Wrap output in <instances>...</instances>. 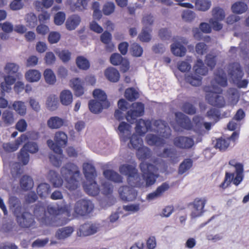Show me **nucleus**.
Returning a JSON list of instances; mask_svg holds the SVG:
<instances>
[{
    "label": "nucleus",
    "instance_id": "nucleus-1",
    "mask_svg": "<svg viewBox=\"0 0 249 249\" xmlns=\"http://www.w3.org/2000/svg\"><path fill=\"white\" fill-rule=\"evenodd\" d=\"M227 85L226 74L221 70L215 74L214 79L212 81V87L210 90L205 89V91L207 92L206 99L210 105L218 107L225 106L226 101L223 95L220 94L222 92L220 87H226Z\"/></svg>",
    "mask_w": 249,
    "mask_h": 249
},
{
    "label": "nucleus",
    "instance_id": "nucleus-2",
    "mask_svg": "<svg viewBox=\"0 0 249 249\" xmlns=\"http://www.w3.org/2000/svg\"><path fill=\"white\" fill-rule=\"evenodd\" d=\"M151 131L157 132L161 137L149 134L146 137V141L150 145L160 146L165 143L164 139L168 138L171 135V130L165 122L161 120L154 121L151 127Z\"/></svg>",
    "mask_w": 249,
    "mask_h": 249
},
{
    "label": "nucleus",
    "instance_id": "nucleus-3",
    "mask_svg": "<svg viewBox=\"0 0 249 249\" xmlns=\"http://www.w3.org/2000/svg\"><path fill=\"white\" fill-rule=\"evenodd\" d=\"M80 170L77 166L68 163L61 169V174L65 180V187L70 191H73L79 186Z\"/></svg>",
    "mask_w": 249,
    "mask_h": 249
},
{
    "label": "nucleus",
    "instance_id": "nucleus-4",
    "mask_svg": "<svg viewBox=\"0 0 249 249\" xmlns=\"http://www.w3.org/2000/svg\"><path fill=\"white\" fill-rule=\"evenodd\" d=\"M175 116L177 123L181 127L187 130H192L200 135L205 133L203 128V118L202 117L194 116L192 123L189 117L181 112L176 113Z\"/></svg>",
    "mask_w": 249,
    "mask_h": 249
},
{
    "label": "nucleus",
    "instance_id": "nucleus-5",
    "mask_svg": "<svg viewBox=\"0 0 249 249\" xmlns=\"http://www.w3.org/2000/svg\"><path fill=\"white\" fill-rule=\"evenodd\" d=\"M143 181H141L140 178L136 180L134 187H148L153 185L158 175L153 171V166L151 164L142 162L140 165Z\"/></svg>",
    "mask_w": 249,
    "mask_h": 249
},
{
    "label": "nucleus",
    "instance_id": "nucleus-6",
    "mask_svg": "<svg viewBox=\"0 0 249 249\" xmlns=\"http://www.w3.org/2000/svg\"><path fill=\"white\" fill-rule=\"evenodd\" d=\"M193 69L195 74L186 76V81L193 86H199L201 84V76L205 75L207 73L208 69L204 65L202 60L198 59L194 65Z\"/></svg>",
    "mask_w": 249,
    "mask_h": 249
},
{
    "label": "nucleus",
    "instance_id": "nucleus-7",
    "mask_svg": "<svg viewBox=\"0 0 249 249\" xmlns=\"http://www.w3.org/2000/svg\"><path fill=\"white\" fill-rule=\"evenodd\" d=\"M54 141L55 142L51 140H48V145L55 154H61V147H65L68 142L67 135L64 132L57 131L54 135Z\"/></svg>",
    "mask_w": 249,
    "mask_h": 249
},
{
    "label": "nucleus",
    "instance_id": "nucleus-8",
    "mask_svg": "<svg viewBox=\"0 0 249 249\" xmlns=\"http://www.w3.org/2000/svg\"><path fill=\"white\" fill-rule=\"evenodd\" d=\"M27 136L22 134L14 142H4L2 144V150H0V154L3 159L7 153H10L16 151L20 145L28 140Z\"/></svg>",
    "mask_w": 249,
    "mask_h": 249
},
{
    "label": "nucleus",
    "instance_id": "nucleus-9",
    "mask_svg": "<svg viewBox=\"0 0 249 249\" xmlns=\"http://www.w3.org/2000/svg\"><path fill=\"white\" fill-rule=\"evenodd\" d=\"M119 171L121 174L127 176V182L132 186H134L136 180L139 179L135 165L124 164L120 166Z\"/></svg>",
    "mask_w": 249,
    "mask_h": 249
},
{
    "label": "nucleus",
    "instance_id": "nucleus-10",
    "mask_svg": "<svg viewBox=\"0 0 249 249\" xmlns=\"http://www.w3.org/2000/svg\"><path fill=\"white\" fill-rule=\"evenodd\" d=\"M93 208L94 205L90 200L81 199L75 203L74 212L77 215L84 216L91 213Z\"/></svg>",
    "mask_w": 249,
    "mask_h": 249
},
{
    "label": "nucleus",
    "instance_id": "nucleus-11",
    "mask_svg": "<svg viewBox=\"0 0 249 249\" xmlns=\"http://www.w3.org/2000/svg\"><path fill=\"white\" fill-rule=\"evenodd\" d=\"M144 113V105L141 103L132 104V108L128 111L126 119L131 124L135 122L137 117L142 116Z\"/></svg>",
    "mask_w": 249,
    "mask_h": 249
},
{
    "label": "nucleus",
    "instance_id": "nucleus-12",
    "mask_svg": "<svg viewBox=\"0 0 249 249\" xmlns=\"http://www.w3.org/2000/svg\"><path fill=\"white\" fill-rule=\"evenodd\" d=\"M175 43L171 45V50L172 53L177 56H183L186 52V49L182 44H187L188 40L183 37H178L174 38Z\"/></svg>",
    "mask_w": 249,
    "mask_h": 249
},
{
    "label": "nucleus",
    "instance_id": "nucleus-13",
    "mask_svg": "<svg viewBox=\"0 0 249 249\" xmlns=\"http://www.w3.org/2000/svg\"><path fill=\"white\" fill-rule=\"evenodd\" d=\"M118 192L121 198L124 201H133L137 197L136 190L129 186H122L119 188Z\"/></svg>",
    "mask_w": 249,
    "mask_h": 249
},
{
    "label": "nucleus",
    "instance_id": "nucleus-14",
    "mask_svg": "<svg viewBox=\"0 0 249 249\" xmlns=\"http://www.w3.org/2000/svg\"><path fill=\"white\" fill-rule=\"evenodd\" d=\"M99 224L88 223L82 225L79 228L80 235L89 236L98 232L100 229Z\"/></svg>",
    "mask_w": 249,
    "mask_h": 249
},
{
    "label": "nucleus",
    "instance_id": "nucleus-15",
    "mask_svg": "<svg viewBox=\"0 0 249 249\" xmlns=\"http://www.w3.org/2000/svg\"><path fill=\"white\" fill-rule=\"evenodd\" d=\"M206 199L205 198H196L192 205L191 216L193 218L199 216L203 213V209L205 206Z\"/></svg>",
    "mask_w": 249,
    "mask_h": 249
},
{
    "label": "nucleus",
    "instance_id": "nucleus-16",
    "mask_svg": "<svg viewBox=\"0 0 249 249\" xmlns=\"http://www.w3.org/2000/svg\"><path fill=\"white\" fill-rule=\"evenodd\" d=\"M228 73L233 82L241 80L243 76V72L241 70L240 65L238 63H234L229 65Z\"/></svg>",
    "mask_w": 249,
    "mask_h": 249
},
{
    "label": "nucleus",
    "instance_id": "nucleus-17",
    "mask_svg": "<svg viewBox=\"0 0 249 249\" xmlns=\"http://www.w3.org/2000/svg\"><path fill=\"white\" fill-rule=\"evenodd\" d=\"M17 218V221L19 225L24 228L30 227L33 225L34 219L32 214L28 212L22 213L15 215Z\"/></svg>",
    "mask_w": 249,
    "mask_h": 249
},
{
    "label": "nucleus",
    "instance_id": "nucleus-18",
    "mask_svg": "<svg viewBox=\"0 0 249 249\" xmlns=\"http://www.w3.org/2000/svg\"><path fill=\"white\" fill-rule=\"evenodd\" d=\"M34 214L36 218L43 224H47L49 222V216L45 212L44 204L42 203L36 205L34 209Z\"/></svg>",
    "mask_w": 249,
    "mask_h": 249
},
{
    "label": "nucleus",
    "instance_id": "nucleus-19",
    "mask_svg": "<svg viewBox=\"0 0 249 249\" xmlns=\"http://www.w3.org/2000/svg\"><path fill=\"white\" fill-rule=\"evenodd\" d=\"M229 164L235 168L236 175L233 179V183L238 185L243 178V166L233 160H230Z\"/></svg>",
    "mask_w": 249,
    "mask_h": 249
},
{
    "label": "nucleus",
    "instance_id": "nucleus-20",
    "mask_svg": "<svg viewBox=\"0 0 249 249\" xmlns=\"http://www.w3.org/2000/svg\"><path fill=\"white\" fill-rule=\"evenodd\" d=\"M152 125L149 120L139 119L136 122L135 130L139 135H144L149 129L151 130Z\"/></svg>",
    "mask_w": 249,
    "mask_h": 249
},
{
    "label": "nucleus",
    "instance_id": "nucleus-21",
    "mask_svg": "<svg viewBox=\"0 0 249 249\" xmlns=\"http://www.w3.org/2000/svg\"><path fill=\"white\" fill-rule=\"evenodd\" d=\"M174 144L181 148H189L194 145L192 139L183 136L176 137L174 141Z\"/></svg>",
    "mask_w": 249,
    "mask_h": 249
},
{
    "label": "nucleus",
    "instance_id": "nucleus-22",
    "mask_svg": "<svg viewBox=\"0 0 249 249\" xmlns=\"http://www.w3.org/2000/svg\"><path fill=\"white\" fill-rule=\"evenodd\" d=\"M47 124L50 128L57 129L63 126H67V121L58 116H53L49 119Z\"/></svg>",
    "mask_w": 249,
    "mask_h": 249
},
{
    "label": "nucleus",
    "instance_id": "nucleus-23",
    "mask_svg": "<svg viewBox=\"0 0 249 249\" xmlns=\"http://www.w3.org/2000/svg\"><path fill=\"white\" fill-rule=\"evenodd\" d=\"M169 188V186L168 184L166 183H162L154 192L149 194L146 196V199L149 201L156 199L160 197Z\"/></svg>",
    "mask_w": 249,
    "mask_h": 249
},
{
    "label": "nucleus",
    "instance_id": "nucleus-24",
    "mask_svg": "<svg viewBox=\"0 0 249 249\" xmlns=\"http://www.w3.org/2000/svg\"><path fill=\"white\" fill-rule=\"evenodd\" d=\"M47 178L54 187H61L63 184V179L59 174L53 170H50L47 174Z\"/></svg>",
    "mask_w": 249,
    "mask_h": 249
},
{
    "label": "nucleus",
    "instance_id": "nucleus-25",
    "mask_svg": "<svg viewBox=\"0 0 249 249\" xmlns=\"http://www.w3.org/2000/svg\"><path fill=\"white\" fill-rule=\"evenodd\" d=\"M83 173L87 180H93L96 176L94 166L90 163H84L83 165Z\"/></svg>",
    "mask_w": 249,
    "mask_h": 249
},
{
    "label": "nucleus",
    "instance_id": "nucleus-26",
    "mask_svg": "<svg viewBox=\"0 0 249 249\" xmlns=\"http://www.w3.org/2000/svg\"><path fill=\"white\" fill-rule=\"evenodd\" d=\"M74 231L72 227L67 226L58 229L55 233V237L58 240H65L70 237Z\"/></svg>",
    "mask_w": 249,
    "mask_h": 249
},
{
    "label": "nucleus",
    "instance_id": "nucleus-27",
    "mask_svg": "<svg viewBox=\"0 0 249 249\" xmlns=\"http://www.w3.org/2000/svg\"><path fill=\"white\" fill-rule=\"evenodd\" d=\"M84 188L85 191L91 196H96L99 193V188L94 179L87 180L84 185Z\"/></svg>",
    "mask_w": 249,
    "mask_h": 249
},
{
    "label": "nucleus",
    "instance_id": "nucleus-28",
    "mask_svg": "<svg viewBox=\"0 0 249 249\" xmlns=\"http://www.w3.org/2000/svg\"><path fill=\"white\" fill-rule=\"evenodd\" d=\"M16 81V78L13 75L7 74L4 76V81L1 82L0 88L2 91L9 92L11 89V86L13 85Z\"/></svg>",
    "mask_w": 249,
    "mask_h": 249
},
{
    "label": "nucleus",
    "instance_id": "nucleus-29",
    "mask_svg": "<svg viewBox=\"0 0 249 249\" xmlns=\"http://www.w3.org/2000/svg\"><path fill=\"white\" fill-rule=\"evenodd\" d=\"M15 121V113L13 111L6 109L2 112L1 122L5 125H11L14 123Z\"/></svg>",
    "mask_w": 249,
    "mask_h": 249
},
{
    "label": "nucleus",
    "instance_id": "nucleus-30",
    "mask_svg": "<svg viewBox=\"0 0 249 249\" xmlns=\"http://www.w3.org/2000/svg\"><path fill=\"white\" fill-rule=\"evenodd\" d=\"M59 100L61 104L65 106L70 105L73 101V95L68 89L63 90L59 94Z\"/></svg>",
    "mask_w": 249,
    "mask_h": 249
},
{
    "label": "nucleus",
    "instance_id": "nucleus-31",
    "mask_svg": "<svg viewBox=\"0 0 249 249\" xmlns=\"http://www.w3.org/2000/svg\"><path fill=\"white\" fill-rule=\"evenodd\" d=\"M118 129L119 131V135L121 139L124 142H125L131 132V126L125 122H122L119 124Z\"/></svg>",
    "mask_w": 249,
    "mask_h": 249
},
{
    "label": "nucleus",
    "instance_id": "nucleus-32",
    "mask_svg": "<svg viewBox=\"0 0 249 249\" xmlns=\"http://www.w3.org/2000/svg\"><path fill=\"white\" fill-rule=\"evenodd\" d=\"M70 86L75 92L76 96H80L84 93L82 82L78 78H74L70 81Z\"/></svg>",
    "mask_w": 249,
    "mask_h": 249
},
{
    "label": "nucleus",
    "instance_id": "nucleus-33",
    "mask_svg": "<svg viewBox=\"0 0 249 249\" xmlns=\"http://www.w3.org/2000/svg\"><path fill=\"white\" fill-rule=\"evenodd\" d=\"M80 22V16L77 15H71L66 20V27L68 30H73L79 25Z\"/></svg>",
    "mask_w": 249,
    "mask_h": 249
},
{
    "label": "nucleus",
    "instance_id": "nucleus-34",
    "mask_svg": "<svg viewBox=\"0 0 249 249\" xmlns=\"http://www.w3.org/2000/svg\"><path fill=\"white\" fill-rule=\"evenodd\" d=\"M41 77V72L37 70H29L25 73L26 80L31 83L38 82L40 79Z\"/></svg>",
    "mask_w": 249,
    "mask_h": 249
},
{
    "label": "nucleus",
    "instance_id": "nucleus-35",
    "mask_svg": "<svg viewBox=\"0 0 249 249\" xmlns=\"http://www.w3.org/2000/svg\"><path fill=\"white\" fill-rule=\"evenodd\" d=\"M226 97L229 104L232 106L236 105L239 97L237 89L235 88L229 89L227 91Z\"/></svg>",
    "mask_w": 249,
    "mask_h": 249
},
{
    "label": "nucleus",
    "instance_id": "nucleus-36",
    "mask_svg": "<svg viewBox=\"0 0 249 249\" xmlns=\"http://www.w3.org/2000/svg\"><path fill=\"white\" fill-rule=\"evenodd\" d=\"M103 175L107 179L114 182L121 183L123 181V178L118 173L112 170H105Z\"/></svg>",
    "mask_w": 249,
    "mask_h": 249
},
{
    "label": "nucleus",
    "instance_id": "nucleus-37",
    "mask_svg": "<svg viewBox=\"0 0 249 249\" xmlns=\"http://www.w3.org/2000/svg\"><path fill=\"white\" fill-rule=\"evenodd\" d=\"M13 109L20 116H24L27 112L25 103L22 101H15L12 104Z\"/></svg>",
    "mask_w": 249,
    "mask_h": 249
},
{
    "label": "nucleus",
    "instance_id": "nucleus-38",
    "mask_svg": "<svg viewBox=\"0 0 249 249\" xmlns=\"http://www.w3.org/2000/svg\"><path fill=\"white\" fill-rule=\"evenodd\" d=\"M58 105V98L55 95L51 94L48 96L46 101V106L48 110L51 111L56 110Z\"/></svg>",
    "mask_w": 249,
    "mask_h": 249
},
{
    "label": "nucleus",
    "instance_id": "nucleus-39",
    "mask_svg": "<svg viewBox=\"0 0 249 249\" xmlns=\"http://www.w3.org/2000/svg\"><path fill=\"white\" fill-rule=\"evenodd\" d=\"M105 74L107 78L112 82H117L120 78L119 71L113 67L107 69L105 72Z\"/></svg>",
    "mask_w": 249,
    "mask_h": 249
},
{
    "label": "nucleus",
    "instance_id": "nucleus-40",
    "mask_svg": "<svg viewBox=\"0 0 249 249\" xmlns=\"http://www.w3.org/2000/svg\"><path fill=\"white\" fill-rule=\"evenodd\" d=\"M9 207L15 215L20 213L22 210L20 201L14 196H11L9 198Z\"/></svg>",
    "mask_w": 249,
    "mask_h": 249
},
{
    "label": "nucleus",
    "instance_id": "nucleus-41",
    "mask_svg": "<svg viewBox=\"0 0 249 249\" xmlns=\"http://www.w3.org/2000/svg\"><path fill=\"white\" fill-rule=\"evenodd\" d=\"M93 95L95 100L103 103L105 107H108L109 103L107 100V96L105 92L100 89H95L93 92Z\"/></svg>",
    "mask_w": 249,
    "mask_h": 249
},
{
    "label": "nucleus",
    "instance_id": "nucleus-42",
    "mask_svg": "<svg viewBox=\"0 0 249 249\" xmlns=\"http://www.w3.org/2000/svg\"><path fill=\"white\" fill-rule=\"evenodd\" d=\"M157 154L161 157L170 158V160L173 163H176L179 161L178 157L177 156L175 151L170 149H164L162 153H158Z\"/></svg>",
    "mask_w": 249,
    "mask_h": 249
},
{
    "label": "nucleus",
    "instance_id": "nucleus-43",
    "mask_svg": "<svg viewBox=\"0 0 249 249\" xmlns=\"http://www.w3.org/2000/svg\"><path fill=\"white\" fill-rule=\"evenodd\" d=\"M155 18L151 14H145L142 19V28L148 29V31L151 29V26L154 22Z\"/></svg>",
    "mask_w": 249,
    "mask_h": 249
},
{
    "label": "nucleus",
    "instance_id": "nucleus-44",
    "mask_svg": "<svg viewBox=\"0 0 249 249\" xmlns=\"http://www.w3.org/2000/svg\"><path fill=\"white\" fill-rule=\"evenodd\" d=\"M128 139H130V142L128 143V146L130 148L136 149L142 146L143 141L140 136L133 134L131 137L128 136Z\"/></svg>",
    "mask_w": 249,
    "mask_h": 249
},
{
    "label": "nucleus",
    "instance_id": "nucleus-45",
    "mask_svg": "<svg viewBox=\"0 0 249 249\" xmlns=\"http://www.w3.org/2000/svg\"><path fill=\"white\" fill-rule=\"evenodd\" d=\"M89 107L90 111L95 114L100 113L103 108L107 107H105L103 103L97 100L89 101Z\"/></svg>",
    "mask_w": 249,
    "mask_h": 249
},
{
    "label": "nucleus",
    "instance_id": "nucleus-46",
    "mask_svg": "<svg viewBox=\"0 0 249 249\" xmlns=\"http://www.w3.org/2000/svg\"><path fill=\"white\" fill-rule=\"evenodd\" d=\"M212 5L211 0H196L195 2L196 9L200 11H208Z\"/></svg>",
    "mask_w": 249,
    "mask_h": 249
},
{
    "label": "nucleus",
    "instance_id": "nucleus-47",
    "mask_svg": "<svg viewBox=\"0 0 249 249\" xmlns=\"http://www.w3.org/2000/svg\"><path fill=\"white\" fill-rule=\"evenodd\" d=\"M48 212L47 214L49 217L50 215H57L65 213H66L67 215L68 214L69 212L68 211V208L66 206L61 207L60 208H56L54 207L49 206L47 208ZM50 218H49V221Z\"/></svg>",
    "mask_w": 249,
    "mask_h": 249
},
{
    "label": "nucleus",
    "instance_id": "nucleus-48",
    "mask_svg": "<svg viewBox=\"0 0 249 249\" xmlns=\"http://www.w3.org/2000/svg\"><path fill=\"white\" fill-rule=\"evenodd\" d=\"M51 187L46 183L40 184L37 188V193L38 196L42 198H46L50 193Z\"/></svg>",
    "mask_w": 249,
    "mask_h": 249
},
{
    "label": "nucleus",
    "instance_id": "nucleus-49",
    "mask_svg": "<svg viewBox=\"0 0 249 249\" xmlns=\"http://www.w3.org/2000/svg\"><path fill=\"white\" fill-rule=\"evenodd\" d=\"M231 11L233 13L241 14L245 13L248 9V6L244 2L237 1L233 3L231 7Z\"/></svg>",
    "mask_w": 249,
    "mask_h": 249
},
{
    "label": "nucleus",
    "instance_id": "nucleus-50",
    "mask_svg": "<svg viewBox=\"0 0 249 249\" xmlns=\"http://www.w3.org/2000/svg\"><path fill=\"white\" fill-rule=\"evenodd\" d=\"M24 20L26 22V26L29 28H34L37 24V17L33 13L26 14L25 16Z\"/></svg>",
    "mask_w": 249,
    "mask_h": 249
},
{
    "label": "nucleus",
    "instance_id": "nucleus-51",
    "mask_svg": "<svg viewBox=\"0 0 249 249\" xmlns=\"http://www.w3.org/2000/svg\"><path fill=\"white\" fill-rule=\"evenodd\" d=\"M43 75L45 82L48 84L53 85L55 83L56 81V76L51 69H46L44 71Z\"/></svg>",
    "mask_w": 249,
    "mask_h": 249
},
{
    "label": "nucleus",
    "instance_id": "nucleus-52",
    "mask_svg": "<svg viewBox=\"0 0 249 249\" xmlns=\"http://www.w3.org/2000/svg\"><path fill=\"white\" fill-rule=\"evenodd\" d=\"M211 14L213 18L218 20H223L226 16L224 9L219 6L213 7L211 11Z\"/></svg>",
    "mask_w": 249,
    "mask_h": 249
},
{
    "label": "nucleus",
    "instance_id": "nucleus-53",
    "mask_svg": "<svg viewBox=\"0 0 249 249\" xmlns=\"http://www.w3.org/2000/svg\"><path fill=\"white\" fill-rule=\"evenodd\" d=\"M19 68V66L16 63L9 62L6 63L4 66V71L7 74L13 75L16 74L17 75L18 74V71Z\"/></svg>",
    "mask_w": 249,
    "mask_h": 249
},
{
    "label": "nucleus",
    "instance_id": "nucleus-54",
    "mask_svg": "<svg viewBox=\"0 0 249 249\" xmlns=\"http://www.w3.org/2000/svg\"><path fill=\"white\" fill-rule=\"evenodd\" d=\"M20 184L22 189L27 190L33 187V181L30 177L24 176L20 179Z\"/></svg>",
    "mask_w": 249,
    "mask_h": 249
},
{
    "label": "nucleus",
    "instance_id": "nucleus-55",
    "mask_svg": "<svg viewBox=\"0 0 249 249\" xmlns=\"http://www.w3.org/2000/svg\"><path fill=\"white\" fill-rule=\"evenodd\" d=\"M137 149V156L140 159L143 160L149 158L151 155L150 149L145 146H140Z\"/></svg>",
    "mask_w": 249,
    "mask_h": 249
},
{
    "label": "nucleus",
    "instance_id": "nucleus-56",
    "mask_svg": "<svg viewBox=\"0 0 249 249\" xmlns=\"http://www.w3.org/2000/svg\"><path fill=\"white\" fill-rule=\"evenodd\" d=\"M77 66L80 69L83 70H88L90 66L88 60L82 56H78L76 60Z\"/></svg>",
    "mask_w": 249,
    "mask_h": 249
},
{
    "label": "nucleus",
    "instance_id": "nucleus-57",
    "mask_svg": "<svg viewBox=\"0 0 249 249\" xmlns=\"http://www.w3.org/2000/svg\"><path fill=\"white\" fill-rule=\"evenodd\" d=\"M192 166V161L190 159L184 160L179 165L178 174H183L189 170Z\"/></svg>",
    "mask_w": 249,
    "mask_h": 249
},
{
    "label": "nucleus",
    "instance_id": "nucleus-58",
    "mask_svg": "<svg viewBox=\"0 0 249 249\" xmlns=\"http://www.w3.org/2000/svg\"><path fill=\"white\" fill-rule=\"evenodd\" d=\"M88 5L86 0H77L75 3L71 6L72 11H82L87 8Z\"/></svg>",
    "mask_w": 249,
    "mask_h": 249
},
{
    "label": "nucleus",
    "instance_id": "nucleus-59",
    "mask_svg": "<svg viewBox=\"0 0 249 249\" xmlns=\"http://www.w3.org/2000/svg\"><path fill=\"white\" fill-rule=\"evenodd\" d=\"M27 153L34 154L38 152V147L37 144L34 142H28L25 143L22 148Z\"/></svg>",
    "mask_w": 249,
    "mask_h": 249
},
{
    "label": "nucleus",
    "instance_id": "nucleus-60",
    "mask_svg": "<svg viewBox=\"0 0 249 249\" xmlns=\"http://www.w3.org/2000/svg\"><path fill=\"white\" fill-rule=\"evenodd\" d=\"M151 164L153 166V171L156 173L158 171L164 172L167 169V165L161 160H160L159 161H155L153 164Z\"/></svg>",
    "mask_w": 249,
    "mask_h": 249
},
{
    "label": "nucleus",
    "instance_id": "nucleus-61",
    "mask_svg": "<svg viewBox=\"0 0 249 249\" xmlns=\"http://www.w3.org/2000/svg\"><path fill=\"white\" fill-rule=\"evenodd\" d=\"M152 30L148 31V29L142 28V32L139 35L138 38L142 42H147L151 39L150 33Z\"/></svg>",
    "mask_w": 249,
    "mask_h": 249
},
{
    "label": "nucleus",
    "instance_id": "nucleus-62",
    "mask_svg": "<svg viewBox=\"0 0 249 249\" xmlns=\"http://www.w3.org/2000/svg\"><path fill=\"white\" fill-rule=\"evenodd\" d=\"M230 140L228 139L225 140L222 138L217 139L216 142L215 144L216 148H218L220 150H225L229 145Z\"/></svg>",
    "mask_w": 249,
    "mask_h": 249
},
{
    "label": "nucleus",
    "instance_id": "nucleus-63",
    "mask_svg": "<svg viewBox=\"0 0 249 249\" xmlns=\"http://www.w3.org/2000/svg\"><path fill=\"white\" fill-rule=\"evenodd\" d=\"M125 98L129 101H133L139 97L138 92L134 89L130 88L125 90Z\"/></svg>",
    "mask_w": 249,
    "mask_h": 249
},
{
    "label": "nucleus",
    "instance_id": "nucleus-64",
    "mask_svg": "<svg viewBox=\"0 0 249 249\" xmlns=\"http://www.w3.org/2000/svg\"><path fill=\"white\" fill-rule=\"evenodd\" d=\"M18 159L23 165H26L29 161L30 156L26 151L21 148L18 153Z\"/></svg>",
    "mask_w": 249,
    "mask_h": 249
}]
</instances>
